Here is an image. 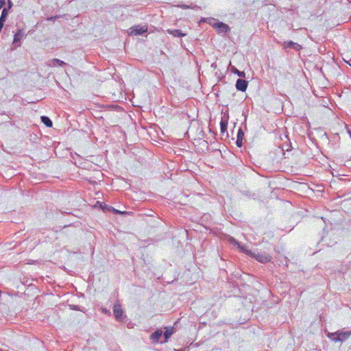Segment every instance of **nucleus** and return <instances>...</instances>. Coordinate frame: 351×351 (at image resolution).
<instances>
[{"label": "nucleus", "instance_id": "dca6fc26", "mask_svg": "<svg viewBox=\"0 0 351 351\" xmlns=\"http://www.w3.org/2000/svg\"><path fill=\"white\" fill-rule=\"evenodd\" d=\"M8 15V9L4 8L1 12V14L0 16V21L5 22L7 19Z\"/></svg>", "mask_w": 351, "mask_h": 351}, {"label": "nucleus", "instance_id": "2eb2a0df", "mask_svg": "<svg viewBox=\"0 0 351 351\" xmlns=\"http://www.w3.org/2000/svg\"><path fill=\"white\" fill-rule=\"evenodd\" d=\"M231 71L233 73L237 74L240 77H245V73H244V71H239L235 66H232L231 68Z\"/></svg>", "mask_w": 351, "mask_h": 351}, {"label": "nucleus", "instance_id": "4be33fe9", "mask_svg": "<svg viewBox=\"0 0 351 351\" xmlns=\"http://www.w3.org/2000/svg\"><path fill=\"white\" fill-rule=\"evenodd\" d=\"M113 210H114V212L115 213H123L122 212L119 211V210H116V209H114V208L113 209Z\"/></svg>", "mask_w": 351, "mask_h": 351}, {"label": "nucleus", "instance_id": "a211bd4d", "mask_svg": "<svg viewBox=\"0 0 351 351\" xmlns=\"http://www.w3.org/2000/svg\"><path fill=\"white\" fill-rule=\"evenodd\" d=\"M172 332L170 330H166L164 333L166 341L171 337Z\"/></svg>", "mask_w": 351, "mask_h": 351}, {"label": "nucleus", "instance_id": "6e6552de", "mask_svg": "<svg viewBox=\"0 0 351 351\" xmlns=\"http://www.w3.org/2000/svg\"><path fill=\"white\" fill-rule=\"evenodd\" d=\"M283 47L285 49L291 48V49H295V51H300L302 48L300 45H299L298 43H294L291 40L284 42Z\"/></svg>", "mask_w": 351, "mask_h": 351}, {"label": "nucleus", "instance_id": "f257e3e1", "mask_svg": "<svg viewBox=\"0 0 351 351\" xmlns=\"http://www.w3.org/2000/svg\"><path fill=\"white\" fill-rule=\"evenodd\" d=\"M234 247L254 258L260 263H266L271 261L269 254L263 251L264 249L261 243H233Z\"/></svg>", "mask_w": 351, "mask_h": 351}, {"label": "nucleus", "instance_id": "f03ea898", "mask_svg": "<svg viewBox=\"0 0 351 351\" xmlns=\"http://www.w3.org/2000/svg\"><path fill=\"white\" fill-rule=\"evenodd\" d=\"M351 335L350 331H337L335 332H328L327 337L333 342H343L348 339Z\"/></svg>", "mask_w": 351, "mask_h": 351}, {"label": "nucleus", "instance_id": "7ed1b4c3", "mask_svg": "<svg viewBox=\"0 0 351 351\" xmlns=\"http://www.w3.org/2000/svg\"><path fill=\"white\" fill-rule=\"evenodd\" d=\"M213 27L217 29L219 34H226L230 30V27L223 22L215 23L213 25Z\"/></svg>", "mask_w": 351, "mask_h": 351}, {"label": "nucleus", "instance_id": "1a4fd4ad", "mask_svg": "<svg viewBox=\"0 0 351 351\" xmlns=\"http://www.w3.org/2000/svg\"><path fill=\"white\" fill-rule=\"evenodd\" d=\"M166 32L169 34L172 35L174 37H184L186 36V34L183 33L180 29H167L166 30Z\"/></svg>", "mask_w": 351, "mask_h": 351}, {"label": "nucleus", "instance_id": "20e7f679", "mask_svg": "<svg viewBox=\"0 0 351 351\" xmlns=\"http://www.w3.org/2000/svg\"><path fill=\"white\" fill-rule=\"evenodd\" d=\"M130 29V34L132 36L142 35L143 34L146 33L147 32V27H141L139 25L134 26L133 27H131Z\"/></svg>", "mask_w": 351, "mask_h": 351}, {"label": "nucleus", "instance_id": "5701e85b", "mask_svg": "<svg viewBox=\"0 0 351 351\" xmlns=\"http://www.w3.org/2000/svg\"><path fill=\"white\" fill-rule=\"evenodd\" d=\"M211 66L213 67V68H216L217 65H216V64L213 63Z\"/></svg>", "mask_w": 351, "mask_h": 351}, {"label": "nucleus", "instance_id": "423d86ee", "mask_svg": "<svg viewBox=\"0 0 351 351\" xmlns=\"http://www.w3.org/2000/svg\"><path fill=\"white\" fill-rule=\"evenodd\" d=\"M228 119H229L228 114H224L221 117V119L220 121V131H221V134H223L225 132H227Z\"/></svg>", "mask_w": 351, "mask_h": 351}, {"label": "nucleus", "instance_id": "39448f33", "mask_svg": "<svg viewBox=\"0 0 351 351\" xmlns=\"http://www.w3.org/2000/svg\"><path fill=\"white\" fill-rule=\"evenodd\" d=\"M25 32L23 29H19L14 36L13 44L21 46V40L25 37Z\"/></svg>", "mask_w": 351, "mask_h": 351}, {"label": "nucleus", "instance_id": "9b49d317", "mask_svg": "<svg viewBox=\"0 0 351 351\" xmlns=\"http://www.w3.org/2000/svg\"><path fill=\"white\" fill-rule=\"evenodd\" d=\"M243 136H244V132L242 130V129L240 128L237 133V139L236 141V145H237V147H242Z\"/></svg>", "mask_w": 351, "mask_h": 351}, {"label": "nucleus", "instance_id": "f3484780", "mask_svg": "<svg viewBox=\"0 0 351 351\" xmlns=\"http://www.w3.org/2000/svg\"><path fill=\"white\" fill-rule=\"evenodd\" d=\"M180 7L183 8V9H189V8L195 9L196 8H198L197 5L191 6V5H185V4L181 5Z\"/></svg>", "mask_w": 351, "mask_h": 351}, {"label": "nucleus", "instance_id": "f8f14e48", "mask_svg": "<svg viewBox=\"0 0 351 351\" xmlns=\"http://www.w3.org/2000/svg\"><path fill=\"white\" fill-rule=\"evenodd\" d=\"M162 335V331L161 330H157L154 332H153L151 335V339L153 341L156 342L159 340L160 337Z\"/></svg>", "mask_w": 351, "mask_h": 351}, {"label": "nucleus", "instance_id": "4468645a", "mask_svg": "<svg viewBox=\"0 0 351 351\" xmlns=\"http://www.w3.org/2000/svg\"><path fill=\"white\" fill-rule=\"evenodd\" d=\"M56 64H58V66H63V65L66 64V62H64V61L60 60L59 59L54 58L51 61V63L49 64V66H56Z\"/></svg>", "mask_w": 351, "mask_h": 351}, {"label": "nucleus", "instance_id": "9d476101", "mask_svg": "<svg viewBox=\"0 0 351 351\" xmlns=\"http://www.w3.org/2000/svg\"><path fill=\"white\" fill-rule=\"evenodd\" d=\"M113 312H114V315L115 318L117 320H121V317L123 316V311H122L121 307V306L119 304L114 306Z\"/></svg>", "mask_w": 351, "mask_h": 351}, {"label": "nucleus", "instance_id": "6ab92c4d", "mask_svg": "<svg viewBox=\"0 0 351 351\" xmlns=\"http://www.w3.org/2000/svg\"><path fill=\"white\" fill-rule=\"evenodd\" d=\"M5 4V0H0V10L4 6Z\"/></svg>", "mask_w": 351, "mask_h": 351}, {"label": "nucleus", "instance_id": "0eeeda50", "mask_svg": "<svg viewBox=\"0 0 351 351\" xmlns=\"http://www.w3.org/2000/svg\"><path fill=\"white\" fill-rule=\"evenodd\" d=\"M247 85L248 82L246 80L243 79H238L236 82L235 86L238 90L244 92L246 90Z\"/></svg>", "mask_w": 351, "mask_h": 351}, {"label": "nucleus", "instance_id": "412c9836", "mask_svg": "<svg viewBox=\"0 0 351 351\" xmlns=\"http://www.w3.org/2000/svg\"><path fill=\"white\" fill-rule=\"evenodd\" d=\"M228 241H232V242H234V241H237V240H235L234 238L231 237Z\"/></svg>", "mask_w": 351, "mask_h": 351}, {"label": "nucleus", "instance_id": "ddd939ff", "mask_svg": "<svg viewBox=\"0 0 351 351\" xmlns=\"http://www.w3.org/2000/svg\"><path fill=\"white\" fill-rule=\"evenodd\" d=\"M40 119H41L42 123L43 124H45L47 127H48V128L52 127V125H53L52 121L48 117L42 116L40 117Z\"/></svg>", "mask_w": 351, "mask_h": 351}, {"label": "nucleus", "instance_id": "aec40b11", "mask_svg": "<svg viewBox=\"0 0 351 351\" xmlns=\"http://www.w3.org/2000/svg\"><path fill=\"white\" fill-rule=\"evenodd\" d=\"M12 6V2L10 0H8V9H10Z\"/></svg>", "mask_w": 351, "mask_h": 351}]
</instances>
